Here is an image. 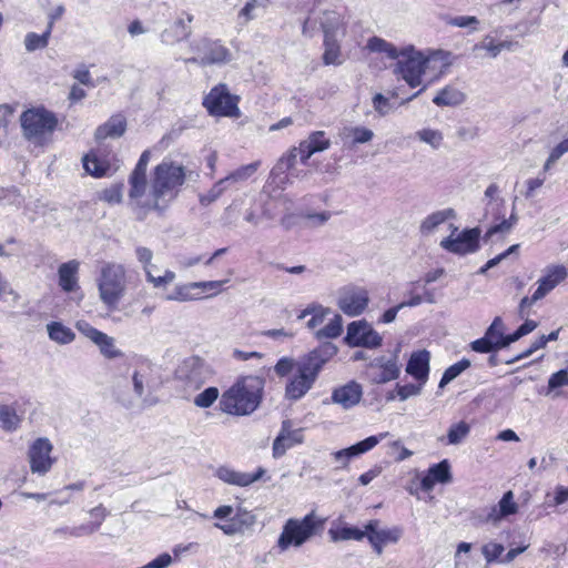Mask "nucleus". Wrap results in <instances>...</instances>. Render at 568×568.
<instances>
[{
  "mask_svg": "<svg viewBox=\"0 0 568 568\" xmlns=\"http://www.w3.org/2000/svg\"><path fill=\"white\" fill-rule=\"evenodd\" d=\"M219 389L216 387H207L194 398V405L201 408L211 407L219 398Z\"/></svg>",
  "mask_w": 568,
  "mask_h": 568,
  "instance_id": "4d7b16f0",
  "label": "nucleus"
},
{
  "mask_svg": "<svg viewBox=\"0 0 568 568\" xmlns=\"http://www.w3.org/2000/svg\"><path fill=\"white\" fill-rule=\"evenodd\" d=\"M191 173L192 171L181 162L163 159L152 172L150 196L134 197L130 202L136 219L143 221L152 210L163 213L178 196Z\"/></svg>",
  "mask_w": 568,
  "mask_h": 568,
  "instance_id": "f257e3e1",
  "label": "nucleus"
},
{
  "mask_svg": "<svg viewBox=\"0 0 568 568\" xmlns=\"http://www.w3.org/2000/svg\"><path fill=\"white\" fill-rule=\"evenodd\" d=\"M303 442V434L301 429H291V422L284 420L282 429L273 443V456L278 458L283 456L286 450L296 444Z\"/></svg>",
  "mask_w": 568,
  "mask_h": 568,
  "instance_id": "5701e85b",
  "label": "nucleus"
},
{
  "mask_svg": "<svg viewBox=\"0 0 568 568\" xmlns=\"http://www.w3.org/2000/svg\"><path fill=\"white\" fill-rule=\"evenodd\" d=\"M53 535L60 538L74 537L80 538L83 536H88V527H83L82 525L75 527L62 526L55 528L53 530Z\"/></svg>",
  "mask_w": 568,
  "mask_h": 568,
  "instance_id": "bf43d9fd",
  "label": "nucleus"
},
{
  "mask_svg": "<svg viewBox=\"0 0 568 568\" xmlns=\"http://www.w3.org/2000/svg\"><path fill=\"white\" fill-rule=\"evenodd\" d=\"M345 131L352 138L353 144L367 143L374 138V132L365 126H352L345 129Z\"/></svg>",
  "mask_w": 568,
  "mask_h": 568,
  "instance_id": "6e6d98bb",
  "label": "nucleus"
},
{
  "mask_svg": "<svg viewBox=\"0 0 568 568\" xmlns=\"http://www.w3.org/2000/svg\"><path fill=\"white\" fill-rule=\"evenodd\" d=\"M424 384L419 382L418 385L415 384H406V385H396V394L399 397L400 400H406L407 398L412 396H416L420 394L422 387Z\"/></svg>",
  "mask_w": 568,
  "mask_h": 568,
  "instance_id": "338daca9",
  "label": "nucleus"
},
{
  "mask_svg": "<svg viewBox=\"0 0 568 568\" xmlns=\"http://www.w3.org/2000/svg\"><path fill=\"white\" fill-rule=\"evenodd\" d=\"M470 367V361L463 358L459 362L447 367L440 378L439 387L443 388L456 377H458L464 371Z\"/></svg>",
  "mask_w": 568,
  "mask_h": 568,
  "instance_id": "de8ad7c7",
  "label": "nucleus"
},
{
  "mask_svg": "<svg viewBox=\"0 0 568 568\" xmlns=\"http://www.w3.org/2000/svg\"><path fill=\"white\" fill-rule=\"evenodd\" d=\"M239 97L231 94L227 87L220 83L203 99V106L213 116L239 118Z\"/></svg>",
  "mask_w": 568,
  "mask_h": 568,
  "instance_id": "6e6552de",
  "label": "nucleus"
},
{
  "mask_svg": "<svg viewBox=\"0 0 568 568\" xmlns=\"http://www.w3.org/2000/svg\"><path fill=\"white\" fill-rule=\"evenodd\" d=\"M53 28V20L48 23L45 31L42 34L29 32L24 38V47L28 52L44 49L48 43Z\"/></svg>",
  "mask_w": 568,
  "mask_h": 568,
  "instance_id": "4c0bfd02",
  "label": "nucleus"
},
{
  "mask_svg": "<svg viewBox=\"0 0 568 568\" xmlns=\"http://www.w3.org/2000/svg\"><path fill=\"white\" fill-rule=\"evenodd\" d=\"M345 343L352 347L376 348L382 345V336L364 320L348 324Z\"/></svg>",
  "mask_w": 568,
  "mask_h": 568,
  "instance_id": "f8f14e48",
  "label": "nucleus"
},
{
  "mask_svg": "<svg viewBox=\"0 0 568 568\" xmlns=\"http://www.w3.org/2000/svg\"><path fill=\"white\" fill-rule=\"evenodd\" d=\"M366 48L372 52L385 53L389 59H396L399 54L394 44L378 37L368 39Z\"/></svg>",
  "mask_w": 568,
  "mask_h": 568,
  "instance_id": "79ce46f5",
  "label": "nucleus"
},
{
  "mask_svg": "<svg viewBox=\"0 0 568 568\" xmlns=\"http://www.w3.org/2000/svg\"><path fill=\"white\" fill-rule=\"evenodd\" d=\"M49 338L60 345H67L75 339L73 331L61 322H50L47 324Z\"/></svg>",
  "mask_w": 568,
  "mask_h": 568,
  "instance_id": "e433bc0d",
  "label": "nucleus"
},
{
  "mask_svg": "<svg viewBox=\"0 0 568 568\" xmlns=\"http://www.w3.org/2000/svg\"><path fill=\"white\" fill-rule=\"evenodd\" d=\"M505 333V324L503 320L497 316L485 332V336L495 345L497 349L501 348L503 337Z\"/></svg>",
  "mask_w": 568,
  "mask_h": 568,
  "instance_id": "8fccbe9b",
  "label": "nucleus"
},
{
  "mask_svg": "<svg viewBox=\"0 0 568 568\" xmlns=\"http://www.w3.org/2000/svg\"><path fill=\"white\" fill-rule=\"evenodd\" d=\"M479 236L480 231L477 227L464 230L453 237V235L442 240L440 246L454 254L465 255L468 253H475L479 248Z\"/></svg>",
  "mask_w": 568,
  "mask_h": 568,
  "instance_id": "dca6fc26",
  "label": "nucleus"
},
{
  "mask_svg": "<svg viewBox=\"0 0 568 568\" xmlns=\"http://www.w3.org/2000/svg\"><path fill=\"white\" fill-rule=\"evenodd\" d=\"M23 135L34 143L42 144L57 128L58 119L44 108H33L21 114Z\"/></svg>",
  "mask_w": 568,
  "mask_h": 568,
  "instance_id": "0eeeda50",
  "label": "nucleus"
},
{
  "mask_svg": "<svg viewBox=\"0 0 568 568\" xmlns=\"http://www.w3.org/2000/svg\"><path fill=\"white\" fill-rule=\"evenodd\" d=\"M504 550L505 548L501 544L494 541L485 544L481 548L483 556L488 564L496 561Z\"/></svg>",
  "mask_w": 568,
  "mask_h": 568,
  "instance_id": "0e129e2a",
  "label": "nucleus"
},
{
  "mask_svg": "<svg viewBox=\"0 0 568 568\" xmlns=\"http://www.w3.org/2000/svg\"><path fill=\"white\" fill-rule=\"evenodd\" d=\"M89 514L93 518L91 523L82 524L83 527H88V536L99 530L103 521L108 516V510L102 505L92 508Z\"/></svg>",
  "mask_w": 568,
  "mask_h": 568,
  "instance_id": "864d4df0",
  "label": "nucleus"
},
{
  "mask_svg": "<svg viewBox=\"0 0 568 568\" xmlns=\"http://www.w3.org/2000/svg\"><path fill=\"white\" fill-rule=\"evenodd\" d=\"M415 135L419 141L430 145L435 150L440 148L443 140H444L443 133L439 130H434V129L418 130L415 133Z\"/></svg>",
  "mask_w": 568,
  "mask_h": 568,
  "instance_id": "603ef678",
  "label": "nucleus"
},
{
  "mask_svg": "<svg viewBox=\"0 0 568 568\" xmlns=\"http://www.w3.org/2000/svg\"><path fill=\"white\" fill-rule=\"evenodd\" d=\"M470 427L466 422L453 424L447 433V443L449 445L460 444L469 434Z\"/></svg>",
  "mask_w": 568,
  "mask_h": 568,
  "instance_id": "3c124183",
  "label": "nucleus"
},
{
  "mask_svg": "<svg viewBox=\"0 0 568 568\" xmlns=\"http://www.w3.org/2000/svg\"><path fill=\"white\" fill-rule=\"evenodd\" d=\"M400 367L397 358H386L384 356L373 359L365 372L366 377L373 384H385L398 378Z\"/></svg>",
  "mask_w": 568,
  "mask_h": 568,
  "instance_id": "2eb2a0df",
  "label": "nucleus"
},
{
  "mask_svg": "<svg viewBox=\"0 0 568 568\" xmlns=\"http://www.w3.org/2000/svg\"><path fill=\"white\" fill-rule=\"evenodd\" d=\"M145 276L146 281L156 288L165 286L175 280V273L170 270H166L162 276H154L151 270H146Z\"/></svg>",
  "mask_w": 568,
  "mask_h": 568,
  "instance_id": "e2e57ef3",
  "label": "nucleus"
},
{
  "mask_svg": "<svg viewBox=\"0 0 568 568\" xmlns=\"http://www.w3.org/2000/svg\"><path fill=\"white\" fill-rule=\"evenodd\" d=\"M314 383L315 381L305 373L296 371V374L285 387L286 398L294 402L301 399L313 387Z\"/></svg>",
  "mask_w": 568,
  "mask_h": 568,
  "instance_id": "c85d7f7f",
  "label": "nucleus"
},
{
  "mask_svg": "<svg viewBox=\"0 0 568 568\" xmlns=\"http://www.w3.org/2000/svg\"><path fill=\"white\" fill-rule=\"evenodd\" d=\"M264 474H265V469L262 467H258L256 469V471H254V473L239 471L229 466H220L215 470V476L219 479H221L222 481H224L229 485H234V486H240V487L250 486L251 484L260 480L264 476Z\"/></svg>",
  "mask_w": 568,
  "mask_h": 568,
  "instance_id": "4be33fe9",
  "label": "nucleus"
},
{
  "mask_svg": "<svg viewBox=\"0 0 568 568\" xmlns=\"http://www.w3.org/2000/svg\"><path fill=\"white\" fill-rule=\"evenodd\" d=\"M20 422L21 419L13 407L0 404V426L3 430H17Z\"/></svg>",
  "mask_w": 568,
  "mask_h": 568,
  "instance_id": "a19ab883",
  "label": "nucleus"
},
{
  "mask_svg": "<svg viewBox=\"0 0 568 568\" xmlns=\"http://www.w3.org/2000/svg\"><path fill=\"white\" fill-rule=\"evenodd\" d=\"M568 276L564 265L552 264L544 270V275L537 281L538 287L534 292V300H541Z\"/></svg>",
  "mask_w": 568,
  "mask_h": 568,
  "instance_id": "a211bd4d",
  "label": "nucleus"
},
{
  "mask_svg": "<svg viewBox=\"0 0 568 568\" xmlns=\"http://www.w3.org/2000/svg\"><path fill=\"white\" fill-rule=\"evenodd\" d=\"M562 386H568V368H564L551 374L548 379L549 392H552Z\"/></svg>",
  "mask_w": 568,
  "mask_h": 568,
  "instance_id": "69168bd1",
  "label": "nucleus"
},
{
  "mask_svg": "<svg viewBox=\"0 0 568 568\" xmlns=\"http://www.w3.org/2000/svg\"><path fill=\"white\" fill-rule=\"evenodd\" d=\"M79 262L75 260H71L67 263H62L59 266L58 275H59V285L64 292H73L78 287V271H79Z\"/></svg>",
  "mask_w": 568,
  "mask_h": 568,
  "instance_id": "7c9ffc66",
  "label": "nucleus"
},
{
  "mask_svg": "<svg viewBox=\"0 0 568 568\" xmlns=\"http://www.w3.org/2000/svg\"><path fill=\"white\" fill-rule=\"evenodd\" d=\"M369 304V292L364 286L348 284L338 290L337 306L347 316H358Z\"/></svg>",
  "mask_w": 568,
  "mask_h": 568,
  "instance_id": "1a4fd4ad",
  "label": "nucleus"
},
{
  "mask_svg": "<svg viewBox=\"0 0 568 568\" xmlns=\"http://www.w3.org/2000/svg\"><path fill=\"white\" fill-rule=\"evenodd\" d=\"M509 48V42L504 41L496 43L491 37L486 36L480 42L473 47V51L476 52L478 50H485L490 58H496L504 49Z\"/></svg>",
  "mask_w": 568,
  "mask_h": 568,
  "instance_id": "a18cd8bd",
  "label": "nucleus"
},
{
  "mask_svg": "<svg viewBox=\"0 0 568 568\" xmlns=\"http://www.w3.org/2000/svg\"><path fill=\"white\" fill-rule=\"evenodd\" d=\"M303 217L307 227H318L328 222V220L332 217V213L329 211L307 213L303 215Z\"/></svg>",
  "mask_w": 568,
  "mask_h": 568,
  "instance_id": "680f3d73",
  "label": "nucleus"
},
{
  "mask_svg": "<svg viewBox=\"0 0 568 568\" xmlns=\"http://www.w3.org/2000/svg\"><path fill=\"white\" fill-rule=\"evenodd\" d=\"M388 433L379 434L378 436H369L348 447L352 457H357L373 449Z\"/></svg>",
  "mask_w": 568,
  "mask_h": 568,
  "instance_id": "09e8293b",
  "label": "nucleus"
},
{
  "mask_svg": "<svg viewBox=\"0 0 568 568\" xmlns=\"http://www.w3.org/2000/svg\"><path fill=\"white\" fill-rule=\"evenodd\" d=\"M331 314V308L325 307L318 303H311L307 305L306 308H304L301 314L298 315V318H305L307 316H311V318L306 322V327L310 329H314L321 324H323L325 317Z\"/></svg>",
  "mask_w": 568,
  "mask_h": 568,
  "instance_id": "f704fd0d",
  "label": "nucleus"
},
{
  "mask_svg": "<svg viewBox=\"0 0 568 568\" xmlns=\"http://www.w3.org/2000/svg\"><path fill=\"white\" fill-rule=\"evenodd\" d=\"M429 359L430 354L428 351H417L410 355L406 365V372L413 376L416 381L425 384L429 373Z\"/></svg>",
  "mask_w": 568,
  "mask_h": 568,
  "instance_id": "a878e982",
  "label": "nucleus"
},
{
  "mask_svg": "<svg viewBox=\"0 0 568 568\" xmlns=\"http://www.w3.org/2000/svg\"><path fill=\"white\" fill-rule=\"evenodd\" d=\"M264 382L257 376L239 378L219 402L223 413L234 416H246L254 413L262 402Z\"/></svg>",
  "mask_w": 568,
  "mask_h": 568,
  "instance_id": "7ed1b4c3",
  "label": "nucleus"
},
{
  "mask_svg": "<svg viewBox=\"0 0 568 568\" xmlns=\"http://www.w3.org/2000/svg\"><path fill=\"white\" fill-rule=\"evenodd\" d=\"M452 478L449 462L444 459L428 468L420 480V488L424 491H430L436 484H448Z\"/></svg>",
  "mask_w": 568,
  "mask_h": 568,
  "instance_id": "b1692460",
  "label": "nucleus"
},
{
  "mask_svg": "<svg viewBox=\"0 0 568 568\" xmlns=\"http://www.w3.org/2000/svg\"><path fill=\"white\" fill-rule=\"evenodd\" d=\"M337 346L331 342L322 343L296 361V371H302L316 381L324 365L337 354Z\"/></svg>",
  "mask_w": 568,
  "mask_h": 568,
  "instance_id": "9d476101",
  "label": "nucleus"
},
{
  "mask_svg": "<svg viewBox=\"0 0 568 568\" xmlns=\"http://www.w3.org/2000/svg\"><path fill=\"white\" fill-rule=\"evenodd\" d=\"M53 446L45 437H39L28 449V462L32 474L47 475L53 467L55 458L51 456Z\"/></svg>",
  "mask_w": 568,
  "mask_h": 568,
  "instance_id": "9b49d317",
  "label": "nucleus"
},
{
  "mask_svg": "<svg viewBox=\"0 0 568 568\" xmlns=\"http://www.w3.org/2000/svg\"><path fill=\"white\" fill-rule=\"evenodd\" d=\"M568 153V139L562 140L556 146H554L542 165V172L546 173L551 170L552 165Z\"/></svg>",
  "mask_w": 568,
  "mask_h": 568,
  "instance_id": "5fc2aeb1",
  "label": "nucleus"
},
{
  "mask_svg": "<svg viewBox=\"0 0 568 568\" xmlns=\"http://www.w3.org/2000/svg\"><path fill=\"white\" fill-rule=\"evenodd\" d=\"M296 161L295 151H290V153L283 155L274 168L271 171L270 178L272 182L276 184L280 189H285L286 184L290 182V178L287 175V171L291 170Z\"/></svg>",
  "mask_w": 568,
  "mask_h": 568,
  "instance_id": "c756f323",
  "label": "nucleus"
},
{
  "mask_svg": "<svg viewBox=\"0 0 568 568\" xmlns=\"http://www.w3.org/2000/svg\"><path fill=\"white\" fill-rule=\"evenodd\" d=\"M199 58L189 61L202 65L221 64L231 60V52L220 41L202 39L196 45Z\"/></svg>",
  "mask_w": 568,
  "mask_h": 568,
  "instance_id": "4468645a",
  "label": "nucleus"
},
{
  "mask_svg": "<svg viewBox=\"0 0 568 568\" xmlns=\"http://www.w3.org/2000/svg\"><path fill=\"white\" fill-rule=\"evenodd\" d=\"M409 288L406 292L408 297L406 301L400 302V306L404 307H416L423 303L434 304L436 303V296L433 290L420 285V281H414L408 284Z\"/></svg>",
  "mask_w": 568,
  "mask_h": 568,
  "instance_id": "bb28decb",
  "label": "nucleus"
},
{
  "mask_svg": "<svg viewBox=\"0 0 568 568\" xmlns=\"http://www.w3.org/2000/svg\"><path fill=\"white\" fill-rule=\"evenodd\" d=\"M363 396V388L357 382L351 381L332 393V402L344 409L356 406Z\"/></svg>",
  "mask_w": 568,
  "mask_h": 568,
  "instance_id": "393cba45",
  "label": "nucleus"
},
{
  "mask_svg": "<svg viewBox=\"0 0 568 568\" xmlns=\"http://www.w3.org/2000/svg\"><path fill=\"white\" fill-rule=\"evenodd\" d=\"M83 168L95 178L106 175L111 169L110 164L105 160L100 159L95 153L87 154L83 158Z\"/></svg>",
  "mask_w": 568,
  "mask_h": 568,
  "instance_id": "ea45409f",
  "label": "nucleus"
},
{
  "mask_svg": "<svg viewBox=\"0 0 568 568\" xmlns=\"http://www.w3.org/2000/svg\"><path fill=\"white\" fill-rule=\"evenodd\" d=\"M126 272L122 264L106 263L98 278L101 302L111 312L116 311L126 291Z\"/></svg>",
  "mask_w": 568,
  "mask_h": 568,
  "instance_id": "423d86ee",
  "label": "nucleus"
},
{
  "mask_svg": "<svg viewBox=\"0 0 568 568\" xmlns=\"http://www.w3.org/2000/svg\"><path fill=\"white\" fill-rule=\"evenodd\" d=\"M205 363L197 356L185 358L176 368L175 375L191 386L199 387L205 382Z\"/></svg>",
  "mask_w": 568,
  "mask_h": 568,
  "instance_id": "f3484780",
  "label": "nucleus"
},
{
  "mask_svg": "<svg viewBox=\"0 0 568 568\" xmlns=\"http://www.w3.org/2000/svg\"><path fill=\"white\" fill-rule=\"evenodd\" d=\"M448 55L443 51H438L429 57L424 55L423 52L415 50L409 45L399 51L394 73L403 79L410 88H416L423 84V77L432 61L444 59Z\"/></svg>",
  "mask_w": 568,
  "mask_h": 568,
  "instance_id": "39448f33",
  "label": "nucleus"
},
{
  "mask_svg": "<svg viewBox=\"0 0 568 568\" xmlns=\"http://www.w3.org/2000/svg\"><path fill=\"white\" fill-rule=\"evenodd\" d=\"M465 100L463 92L455 88L446 87L440 90L433 99V103L438 106H454L462 104Z\"/></svg>",
  "mask_w": 568,
  "mask_h": 568,
  "instance_id": "58836bf2",
  "label": "nucleus"
},
{
  "mask_svg": "<svg viewBox=\"0 0 568 568\" xmlns=\"http://www.w3.org/2000/svg\"><path fill=\"white\" fill-rule=\"evenodd\" d=\"M261 165L260 161L252 162L246 165H242L236 170L230 172L224 179L227 186L231 189H237L240 185L245 183L250 178H252L258 170Z\"/></svg>",
  "mask_w": 568,
  "mask_h": 568,
  "instance_id": "2f4dec72",
  "label": "nucleus"
},
{
  "mask_svg": "<svg viewBox=\"0 0 568 568\" xmlns=\"http://www.w3.org/2000/svg\"><path fill=\"white\" fill-rule=\"evenodd\" d=\"M326 519L316 515L314 510L303 518H290L285 521L277 539V547L286 551L290 547L300 548L324 529Z\"/></svg>",
  "mask_w": 568,
  "mask_h": 568,
  "instance_id": "20e7f679",
  "label": "nucleus"
},
{
  "mask_svg": "<svg viewBox=\"0 0 568 568\" xmlns=\"http://www.w3.org/2000/svg\"><path fill=\"white\" fill-rule=\"evenodd\" d=\"M125 130V118L122 114H114L105 123L97 128L94 138L97 141H102L108 138L118 139L124 134Z\"/></svg>",
  "mask_w": 568,
  "mask_h": 568,
  "instance_id": "cd10ccee",
  "label": "nucleus"
},
{
  "mask_svg": "<svg viewBox=\"0 0 568 568\" xmlns=\"http://www.w3.org/2000/svg\"><path fill=\"white\" fill-rule=\"evenodd\" d=\"M202 297V292L197 291V283L179 284L172 292L163 296L165 301L172 302H190Z\"/></svg>",
  "mask_w": 568,
  "mask_h": 568,
  "instance_id": "473e14b6",
  "label": "nucleus"
},
{
  "mask_svg": "<svg viewBox=\"0 0 568 568\" xmlns=\"http://www.w3.org/2000/svg\"><path fill=\"white\" fill-rule=\"evenodd\" d=\"M343 331V318L336 314L323 328L315 332L317 339L323 338H336L342 334Z\"/></svg>",
  "mask_w": 568,
  "mask_h": 568,
  "instance_id": "49530a36",
  "label": "nucleus"
},
{
  "mask_svg": "<svg viewBox=\"0 0 568 568\" xmlns=\"http://www.w3.org/2000/svg\"><path fill=\"white\" fill-rule=\"evenodd\" d=\"M366 529L368 530L367 539L378 556L382 555L386 544L397 542L402 537V529L398 527L378 529V520H369Z\"/></svg>",
  "mask_w": 568,
  "mask_h": 568,
  "instance_id": "6ab92c4d",
  "label": "nucleus"
},
{
  "mask_svg": "<svg viewBox=\"0 0 568 568\" xmlns=\"http://www.w3.org/2000/svg\"><path fill=\"white\" fill-rule=\"evenodd\" d=\"M497 506L498 511L505 515V517L515 515L518 511V505L515 503L514 493L511 490H508L503 495Z\"/></svg>",
  "mask_w": 568,
  "mask_h": 568,
  "instance_id": "13d9d810",
  "label": "nucleus"
},
{
  "mask_svg": "<svg viewBox=\"0 0 568 568\" xmlns=\"http://www.w3.org/2000/svg\"><path fill=\"white\" fill-rule=\"evenodd\" d=\"M150 158H151V152L149 150L143 151L134 170L132 171V173L130 175V179H129L130 202L134 197H141V196L145 195L146 187H148L146 168H148Z\"/></svg>",
  "mask_w": 568,
  "mask_h": 568,
  "instance_id": "412c9836",
  "label": "nucleus"
},
{
  "mask_svg": "<svg viewBox=\"0 0 568 568\" xmlns=\"http://www.w3.org/2000/svg\"><path fill=\"white\" fill-rule=\"evenodd\" d=\"M324 47H325V51L323 54L324 64L325 65L341 64L342 63V61L339 59L341 50H339L338 43L336 42V39L332 38V37H325L324 38Z\"/></svg>",
  "mask_w": 568,
  "mask_h": 568,
  "instance_id": "c03bdc74",
  "label": "nucleus"
},
{
  "mask_svg": "<svg viewBox=\"0 0 568 568\" xmlns=\"http://www.w3.org/2000/svg\"><path fill=\"white\" fill-rule=\"evenodd\" d=\"M328 535L333 541H347V540H356L361 541L365 537L367 538L368 530L366 529V525L364 529H361L355 526L343 525L337 528H331L328 530Z\"/></svg>",
  "mask_w": 568,
  "mask_h": 568,
  "instance_id": "72a5a7b5",
  "label": "nucleus"
},
{
  "mask_svg": "<svg viewBox=\"0 0 568 568\" xmlns=\"http://www.w3.org/2000/svg\"><path fill=\"white\" fill-rule=\"evenodd\" d=\"M455 217V211L453 209H446L436 211L427 215L420 223L419 230L422 234L433 233L440 224L446 222L448 219Z\"/></svg>",
  "mask_w": 568,
  "mask_h": 568,
  "instance_id": "c9c22d12",
  "label": "nucleus"
},
{
  "mask_svg": "<svg viewBox=\"0 0 568 568\" xmlns=\"http://www.w3.org/2000/svg\"><path fill=\"white\" fill-rule=\"evenodd\" d=\"M75 327L83 336L99 347L103 357L114 359L123 356V352L116 347L115 339L112 336L97 329L87 321H78Z\"/></svg>",
  "mask_w": 568,
  "mask_h": 568,
  "instance_id": "ddd939ff",
  "label": "nucleus"
},
{
  "mask_svg": "<svg viewBox=\"0 0 568 568\" xmlns=\"http://www.w3.org/2000/svg\"><path fill=\"white\" fill-rule=\"evenodd\" d=\"M342 26L341 16L335 11H326L321 19V27L325 37L335 38Z\"/></svg>",
  "mask_w": 568,
  "mask_h": 568,
  "instance_id": "37998d69",
  "label": "nucleus"
},
{
  "mask_svg": "<svg viewBox=\"0 0 568 568\" xmlns=\"http://www.w3.org/2000/svg\"><path fill=\"white\" fill-rule=\"evenodd\" d=\"M193 19V14L183 12L181 17L161 32L162 43L171 45L186 40L192 33L191 23Z\"/></svg>",
  "mask_w": 568,
  "mask_h": 568,
  "instance_id": "aec40b11",
  "label": "nucleus"
},
{
  "mask_svg": "<svg viewBox=\"0 0 568 568\" xmlns=\"http://www.w3.org/2000/svg\"><path fill=\"white\" fill-rule=\"evenodd\" d=\"M305 141L310 143L316 152L325 151L331 145V141L325 138V133L323 131L312 132Z\"/></svg>",
  "mask_w": 568,
  "mask_h": 568,
  "instance_id": "052dcab7",
  "label": "nucleus"
},
{
  "mask_svg": "<svg viewBox=\"0 0 568 568\" xmlns=\"http://www.w3.org/2000/svg\"><path fill=\"white\" fill-rule=\"evenodd\" d=\"M373 106L381 116H385L386 114H388L392 109L389 100L382 93H376L374 95Z\"/></svg>",
  "mask_w": 568,
  "mask_h": 568,
  "instance_id": "774afa93",
  "label": "nucleus"
},
{
  "mask_svg": "<svg viewBox=\"0 0 568 568\" xmlns=\"http://www.w3.org/2000/svg\"><path fill=\"white\" fill-rule=\"evenodd\" d=\"M129 375L133 396L123 390H116L118 403L125 408H132L135 399H141L143 405L152 406L155 399L149 397L160 386V375L155 364L145 357H136L129 366Z\"/></svg>",
  "mask_w": 568,
  "mask_h": 568,
  "instance_id": "f03ea898",
  "label": "nucleus"
}]
</instances>
